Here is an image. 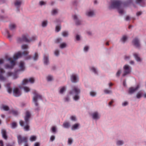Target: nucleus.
Returning <instances> with one entry per match:
<instances>
[{"mask_svg":"<svg viewBox=\"0 0 146 146\" xmlns=\"http://www.w3.org/2000/svg\"><path fill=\"white\" fill-rule=\"evenodd\" d=\"M44 64L47 65L49 62L48 57L46 56L45 55H44Z\"/></svg>","mask_w":146,"mask_h":146,"instance_id":"28","label":"nucleus"},{"mask_svg":"<svg viewBox=\"0 0 146 146\" xmlns=\"http://www.w3.org/2000/svg\"><path fill=\"white\" fill-rule=\"evenodd\" d=\"M91 70L94 72L95 74H97V72L96 70V69L94 67H92L91 68Z\"/></svg>","mask_w":146,"mask_h":146,"instance_id":"52","label":"nucleus"},{"mask_svg":"<svg viewBox=\"0 0 146 146\" xmlns=\"http://www.w3.org/2000/svg\"><path fill=\"white\" fill-rule=\"evenodd\" d=\"M127 39V36L125 35L123 36L122 38L121 39V40L124 43L126 40Z\"/></svg>","mask_w":146,"mask_h":146,"instance_id":"38","label":"nucleus"},{"mask_svg":"<svg viewBox=\"0 0 146 146\" xmlns=\"http://www.w3.org/2000/svg\"><path fill=\"white\" fill-rule=\"evenodd\" d=\"M128 104V103L126 101L125 102L122 103V105L123 106H127Z\"/></svg>","mask_w":146,"mask_h":146,"instance_id":"55","label":"nucleus"},{"mask_svg":"<svg viewBox=\"0 0 146 146\" xmlns=\"http://www.w3.org/2000/svg\"><path fill=\"white\" fill-rule=\"evenodd\" d=\"M23 88L25 91H29L30 90V89L29 88L27 87H24Z\"/></svg>","mask_w":146,"mask_h":146,"instance_id":"53","label":"nucleus"},{"mask_svg":"<svg viewBox=\"0 0 146 146\" xmlns=\"http://www.w3.org/2000/svg\"><path fill=\"white\" fill-rule=\"evenodd\" d=\"M47 21H43L42 23V26L43 27H45L47 25Z\"/></svg>","mask_w":146,"mask_h":146,"instance_id":"51","label":"nucleus"},{"mask_svg":"<svg viewBox=\"0 0 146 146\" xmlns=\"http://www.w3.org/2000/svg\"><path fill=\"white\" fill-rule=\"evenodd\" d=\"M31 115L30 112L29 111H27L24 117L25 121L22 120L20 121V125L22 126H24V128L25 131H28L29 130V126L28 125L29 123V119Z\"/></svg>","mask_w":146,"mask_h":146,"instance_id":"1","label":"nucleus"},{"mask_svg":"<svg viewBox=\"0 0 146 146\" xmlns=\"http://www.w3.org/2000/svg\"><path fill=\"white\" fill-rule=\"evenodd\" d=\"M22 3L21 1L20 0H16L14 2V4L15 6L17 8H19Z\"/></svg>","mask_w":146,"mask_h":146,"instance_id":"22","label":"nucleus"},{"mask_svg":"<svg viewBox=\"0 0 146 146\" xmlns=\"http://www.w3.org/2000/svg\"><path fill=\"white\" fill-rule=\"evenodd\" d=\"M5 32L7 33V36H8V38H11L12 36V35H11L8 31L6 29L5 30Z\"/></svg>","mask_w":146,"mask_h":146,"instance_id":"40","label":"nucleus"},{"mask_svg":"<svg viewBox=\"0 0 146 146\" xmlns=\"http://www.w3.org/2000/svg\"><path fill=\"white\" fill-rule=\"evenodd\" d=\"M70 126V124L68 122H65L63 123L62 126L64 128L68 129Z\"/></svg>","mask_w":146,"mask_h":146,"instance_id":"27","label":"nucleus"},{"mask_svg":"<svg viewBox=\"0 0 146 146\" xmlns=\"http://www.w3.org/2000/svg\"><path fill=\"white\" fill-rule=\"evenodd\" d=\"M136 60L137 61H140L141 59L138 56L137 54L136 53H135L133 54Z\"/></svg>","mask_w":146,"mask_h":146,"instance_id":"33","label":"nucleus"},{"mask_svg":"<svg viewBox=\"0 0 146 146\" xmlns=\"http://www.w3.org/2000/svg\"><path fill=\"white\" fill-rule=\"evenodd\" d=\"M40 143L39 142H36L34 143V146H40Z\"/></svg>","mask_w":146,"mask_h":146,"instance_id":"64","label":"nucleus"},{"mask_svg":"<svg viewBox=\"0 0 146 146\" xmlns=\"http://www.w3.org/2000/svg\"><path fill=\"white\" fill-rule=\"evenodd\" d=\"M58 13L57 10L56 9H54L52 11V15H55Z\"/></svg>","mask_w":146,"mask_h":146,"instance_id":"43","label":"nucleus"},{"mask_svg":"<svg viewBox=\"0 0 146 146\" xmlns=\"http://www.w3.org/2000/svg\"><path fill=\"white\" fill-rule=\"evenodd\" d=\"M66 46V44L65 43H63L61 44L60 45V47L61 48H65Z\"/></svg>","mask_w":146,"mask_h":146,"instance_id":"41","label":"nucleus"},{"mask_svg":"<svg viewBox=\"0 0 146 146\" xmlns=\"http://www.w3.org/2000/svg\"><path fill=\"white\" fill-rule=\"evenodd\" d=\"M55 136L54 135H52L51 136L50 138V140L52 142L55 139Z\"/></svg>","mask_w":146,"mask_h":146,"instance_id":"56","label":"nucleus"},{"mask_svg":"<svg viewBox=\"0 0 146 146\" xmlns=\"http://www.w3.org/2000/svg\"><path fill=\"white\" fill-rule=\"evenodd\" d=\"M9 113H12V114L15 116H16L19 113L17 111L13 110L10 111L9 112Z\"/></svg>","mask_w":146,"mask_h":146,"instance_id":"31","label":"nucleus"},{"mask_svg":"<svg viewBox=\"0 0 146 146\" xmlns=\"http://www.w3.org/2000/svg\"><path fill=\"white\" fill-rule=\"evenodd\" d=\"M62 40L61 38H57L56 40V43H58Z\"/></svg>","mask_w":146,"mask_h":146,"instance_id":"60","label":"nucleus"},{"mask_svg":"<svg viewBox=\"0 0 146 146\" xmlns=\"http://www.w3.org/2000/svg\"><path fill=\"white\" fill-rule=\"evenodd\" d=\"M1 133L3 137L5 139H7V135L6 131L4 129H2Z\"/></svg>","mask_w":146,"mask_h":146,"instance_id":"18","label":"nucleus"},{"mask_svg":"<svg viewBox=\"0 0 146 146\" xmlns=\"http://www.w3.org/2000/svg\"><path fill=\"white\" fill-rule=\"evenodd\" d=\"M72 17H73V19L76 20L75 23L76 25H79L81 24V21L78 20L77 17L76 15H74Z\"/></svg>","mask_w":146,"mask_h":146,"instance_id":"17","label":"nucleus"},{"mask_svg":"<svg viewBox=\"0 0 146 146\" xmlns=\"http://www.w3.org/2000/svg\"><path fill=\"white\" fill-rule=\"evenodd\" d=\"M47 80L48 81H51L53 79L52 76H48L47 78Z\"/></svg>","mask_w":146,"mask_h":146,"instance_id":"50","label":"nucleus"},{"mask_svg":"<svg viewBox=\"0 0 146 146\" xmlns=\"http://www.w3.org/2000/svg\"><path fill=\"white\" fill-rule=\"evenodd\" d=\"M73 140L72 138H69L68 139V144L69 145L72 144L73 142Z\"/></svg>","mask_w":146,"mask_h":146,"instance_id":"36","label":"nucleus"},{"mask_svg":"<svg viewBox=\"0 0 146 146\" xmlns=\"http://www.w3.org/2000/svg\"><path fill=\"white\" fill-rule=\"evenodd\" d=\"M33 94L34 95L33 98V102L34 103L35 106H37L38 105L37 103L38 100H42V97L41 95L37 93L36 92H34Z\"/></svg>","mask_w":146,"mask_h":146,"instance_id":"4","label":"nucleus"},{"mask_svg":"<svg viewBox=\"0 0 146 146\" xmlns=\"http://www.w3.org/2000/svg\"><path fill=\"white\" fill-rule=\"evenodd\" d=\"M124 143V141L122 140H118L116 143V145L117 146H121Z\"/></svg>","mask_w":146,"mask_h":146,"instance_id":"23","label":"nucleus"},{"mask_svg":"<svg viewBox=\"0 0 146 146\" xmlns=\"http://www.w3.org/2000/svg\"><path fill=\"white\" fill-rule=\"evenodd\" d=\"M86 14V15L89 17H92L94 15V11L92 10L87 12Z\"/></svg>","mask_w":146,"mask_h":146,"instance_id":"26","label":"nucleus"},{"mask_svg":"<svg viewBox=\"0 0 146 146\" xmlns=\"http://www.w3.org/2000/svg\"><path fill=\"white\" fill-rule=\"evenodd\" d=\"M5 72V70L3 69L0 68V80L4 81L6 80V78L3 75V74Z\"/></svg>","mask_w":146,"mask_h":146,"instance_id":"13","label":"nucleus"},{"mask_svg":"<svg viewBox=\"0 0 146 146\" xmlns=\"http://www.w3.org/2000/svg\"><path fill=\"white\" fill-rule=\"evenodd\" d=\"M90 95L92 97H94L96 94V93L95 92H90Z\"/></svg>","mask_w":146,"mask_h":146,"instance_id":"48","label":"nucleus"},{"mask_svg":"<svg viewBox=\"0 0 146 146\" xmlns=\"http://www.w3.org/2000/svg\"><path fill=\"white\" fill-rule=\"evenodd\" d=\"M66 90V87L65 86L62 87L60 88L59 91H64Z\"/></svg>","mask_w":146,"mask_h":146,"instance_id":"42","label":"nucleus"},{"mask_svg":"<svg viewBox=\"0 0 146 146\" xmlns=\"http://www.w3.org/2000/svg\"><path fill=\"white\" fill-rule=\"evenodd\" d=\"M36 139V136L33 135L31 136L29 139L30 140L33 142L35 141Z\"/></svg>","mask_w":146,"mask_h":146,"instance_id":"32","label":"nucleus"},{"mask_svg":"<svg viewBox=\"0 0 146 146\" xmlns=\"http://www.w3.org/2000/svg\"><path fill=\"white\" fill-rule=\"evenodd\" d=\"M13 73L11 72H8L7 73L8 77L10 76L13 74Z\"/></svg>","mask_w":146,"mask_h":146,"instance_id":"62","label":"nucleus"},{"mask_svg":"<svg viewBox=\"0 0 146 146\" xmlns=\"http://www.w3.org/2000/svg\"><path fill=\"white\" fill-rule=\"evenodd\" d=\"M132 44L135 46L137 48H139L140 47V44L139 41L137 38H135L132 41Z\"/></svg>","mask_w":146,"mask_h":146,"instance_id":"11","label":"nucleus"},{"mask_svg":"<svg viewBox=\"0 0 146 146\" xmlns=\"http://www.w3.org/2000/svg\"><path fill=\"white\" fill-rule=\"evenodd\" d=\"M70 119L71 120L73 121H76L77 119L76 118L75 116H72L70 117Z\"/></svg>","mask_w":146,"mask_h":146,"instance_id":"47","label":"nucleus"},{"mask_svg":"<svg viewBox=\"0 0 146 146\" xmlns=\"http://www.w3.org/2000/svg\"><path fill=\"white\" fill-rule=\"evenodd\" d=\"M69 94L75 101H78L80 99V92H70Z\"/></svg>","mask_w":146,"mask_h":146,"instance_id":"6","label":"nucleus"},{"mask_svg":"<svg viewBox=\"0 0 146 146\" xmlns=\"http://www.w3.org/2000/svg\"><path fill=\"white\" fill-rule=\"evenodd\" d=\"M91 116L93 119L97 121L100 119L101 115L97 111H95L92 113Z\"/></svg>","mask_w":146,"mask_h":146,"instance_id":"8","label":"nucleus"},{"mask_svg":"<svg viewBox=\"0 0 146 146\" xmlns=\"http://www.w3.org/2000/svg\"><path fill=\"white\" fill-rule=\"evenodd\" d=\"M9 94H12L15 97H18L20 96L21 94V92H8Z\"/></svg>","mask_w":146,"mask_h":146,"instance_id":"15","label":"nucleus"},{"mask_svg":"<svg viewBox=\"0 0 146 146\" xmlns=\"http://www.w3.org/2000/svg\"><path fill=\"white\" fill-rule=\"evenodd\" d=\"M69 95H70L69 94V95H67L64 98V100L65 102H68L70 101V98Z\"/></svg>","mask_w":146,"mask_h":146,"instance_id":"29","label":"nucleus"},{"mask_svg":"<svg viewBox=\"0 0 146 146\" xmlns=\"http://www.w3.org/2000/svg\"><path fill=\"white\" fill-rule=\"evenodd\" d=\"M10 84L8 83L6 84V87L7 89V91H12V89L10 87Z\"/></svg>","mask_w":146,"mask_h":146,"instance_id":"34","label":"nucleus"},{"mask_svg":"<svg viewBox=\"0 0 146 146\" xmlns=\"http://www.w3.org/2000/svg\"><path fill=\"white\" fill-rule=\"evenodd\" d=\"M80 125L79 123H76L73 125L71 127V129L72 130H75L79 128Z\"/></svg>","mask_w":146,"mask_h":146,"instance_id":"14","label":"nucleus"},{"mask_svg":"<svg viewBox=\"0 0 146 146\" xmlns=\"http://www.w3.org/2000/svg\"><path fill=\"white\" fill-rule=\"evenodd\" d=\"M61 28L60 27L58 26H56V31L57 32H59Z\"/></svg>","mask_w":146,"mask_h":146,"instance_id":"54","label":"nucleus"},{"mask_svg":"<svg viewBox=\"0 0 146 146\" xmlns=\"http://www.w3.org/2000/svg\"><path fill=\"white\" fill-rule=\"evenodd\" d=\"M35 110L36 111L38 112L40 110V108L38 106Z\"/></svg>","mask_w":146,"mask_h":146,"instance_id":"63","label":"nucleus"},{"mask_svg":"<svg viewBox=\"0 0 146 146\" xmlns=\"http://www.w3.org/2000/svg\"><path fill=\"white\" fill-rule=\"evenodd\" d=\"M56 128L55 127H53L51 128L52 132L53 133H55L56 132Z\"/></svg>","mask_w":146,"mask_h":146,"instance_id":"44","label":"nucleus"},{"mask_svg":"<svg viewBox=\"0 0 146 146\" xmlns=\"http://www.w3.org/2000/svg\"><path fill=\"white\" fill-rule=\"evenodd\" d=\"M72 89L73 91H80V90L79 88L76 86H74L72 88Z\"/></svg>","mask_w":146,"mask_h":146,"instance_id":"35","label":"nucleus"},{"mask_svg":"<svg viewBox=\"0 0 146 146\" xmlns=\"http://www.w3.org/2000/svg\"><path fill=\"white\" fill-rule=\"evenodd\" d=\"M71 80L74 82H76L78 81V78L75 74H73L71 76Z\"/></svg>","mask_w":146,"mask_h":146,"instance_id":"19","label":"nucleus"},{"mask_svg":"<svg viewBox=\"0 0 146 146\" xmlns=\"http://www.w3.org/2000/svg\"><path fill=\"white\" fill-rule=\"evenodd\" d=\"M59 52L58 50H56L54 52V54L56 56H58L59 54Z\"/></svg>","mask_w":146,"mask_h":146,"instance_id":"58","label":"nucleus"},{"mask_svg":"<svg viewBox=\"0 0 146 146\" xmlns=\"http://www.w3.org/2000/svg\"><path fill=\"white\" fill-rule=\"evenodd\" d=\"M38 58V54L37 52H35V55L33 56V58L34 60L36 61L37 60Z\"/></svg>","mask_w":146,"mask_h":146,"instance_id":"37","label":"nucleus"},{"mask_svg":"<svg viewBox=\"0 0 146 146\" xmlns=\"http://www.w3.org/2000/svg\"><path fill=\"white\" fill-rule=\"evenodd\" d=\"M62 35L64 37L67 36L68 35V33L67 32L64 31L62 33Z\"/></svg>","mask_w":146,"mask_h":146,"instance_id":"46","label":"nucleus"},{"mask_svg":"<svg viewBox=\"0 0 146 146\" xmlns=\"http://www.w3.org/2000/svg\"><path fill=\"white\" fill-rule=\"evenodd\" d=\"M139 88V85H137L135 87H131L129 88V91H135L137 90Z\"/></svg>","mask_w":146,"mask_h":146,"instance_id":"25","label":"nucleus"},{"mask_svg":"<svg viewBox=\"0 0 146 146\" xmlns=\"http://www.w3.org/2000/svg\"><path fill=\"white\" fill-rule=\"evenodd\" d=\"M124 70V73L123 74V76L129 74L131 72V68L128 65H125L123 67Z\"/></svg>","mask_w":146,"mask_h":146,"instance_id":"7","label":"nucleus"},{"mask_svg":"<svg viewBox=\"0 0 146 146\" xmlns=\"http://www.w3.org/2000/svg\"><path fill=\"white\" fill-rule=\"evenodd\" d=\"M11 58L9 59V60L10 61L11 65L6 64L5 65V67L6 69H12L15 65V63L14 60H11Z\"/></svg>","mask_w":146,"mask_h":146,"instance_id":"9","label":"nucleus"},{"mask_svg":"<svg viewBox=\"0 0 146 146\" xmlns=\"http://www.w3.org/2000/svg\"><path fill=\"white\" fill-rule=\"evenodd\" d=\"M89 47L88 46H85L84 49V50L85 51H87L88 49H89Z\"/></svg>","mask_w":146,"mask_h":146,"instance_id":"61","label":"nucleus"},{"mask_svg":"<svg viewBox=\"0 0 146 146\" xmlns=\"http://www.w3.org/2000/svg\"><path fill=\"white\" fill-rule=\"evenodd\" d=\"M34 81L35 80L33 78H30L29 80L27 79H25L23 80L22 84L23 85H25L27 84L29 82L31 83H34Z\"/></svg>","mask_w":146,"mask_h":146,"instance_id":"12","label":"nucleus"},{"mask_svg":"<svg viewBox=\"0 0 146 146\" xmlns=\"http://www.w3.org/2000/svg\"><path fill=\"white\" fill-rule=\"evenodd\" d=\"M24 63L23 61H21L20 62L19 67L20 68V70L24 71L25 69Z\"/></svg>","mask_w":146,"mask_h":146,"instance_id":"20","label":"nucleus"},{"mask_svg":"<svg viewBox=\"0 0 146 146\" xmlns=\"http://www.w3.org/2000/svg\"><path fill=\"white\" fill-rule=\"evenodd\" d=\"M1 110L3 109L5 111H8L9 110V108L8 106L3 104L1 107Z\"/></svg>","mask_w":146,"mask_h":146,"instance_id":"24","label":"nucleus"},{"mask_svg":"<svg viewBox=\"0 0 146 146\" xmlns=\"http://www.w3.org/2000/svg\"><path fill=\"white\" fill-rule=\"evenodd\" d=\"M29 36L27 34H25L23 35L22 38H18L17 39V41L19 43H21L23 42H29L31 41L34 40L36 39L37 37L35 36H33L31 38H30L29 39H28Z\"/></svg>","mask_w":146,"mask_h":146,"instance_id":"3","label":"nucleus"},{"mask_svg":"<svg viewBox=\"0 0 146 146\" xmlns=\"http://www.w3.org/2000/svg\"><path fill=\"white\" fill-rule=\"evenodd\" d=\"M114 102V101L113 100H112L110 102L108 103V106L109 107H111L112 104Z\"/></svg>","mask_w":146,"mask_h":146,"instance_id":"59","label":"nucleus"},{"mask_svg":"<svg viewBox=\"0 0 146 146\" xmlns=\"http://www.w3.org/2000/svg\"><path fill=\"white\" fill-rule=\"evenodd\" d=\"M46 3V2L42 1H40L39 2L40 5L41 6L45 5Z\"/></svg>","mask_w":146,"mask_h":146,"instance_id":"57","label":"nucleus"},{"mask_svg":"<svg viewBox=\"0 0 146 146\" xmlns=\"http://www.w3.org/2000/svg\"><path fill=\"white\" fill-rule=\"evenodd\" d=\"M21 48L23 49H25L28 48V45L27 44H23L22 45Z\"/></svg>","mask_w":146,"mask_h":146,"instance_id":"45","label":"nucleus"},{"mask_svg":"<svg viewBox=\"0 0 146 146\" xmlns=\"http://www.w3.org/2000/svg\"><path fill=\"white\" fill-rule=\"evenodd\" d=\"M145 0H136V3L140 4L141 6L144 7L145 6Z\"/></svg>","mask_w":146,"mask_h":146,"instance_id":"16","label":"nucleus"},{"mask_svg":"<svg viewBox=\"0 0 146 146\" xmlns=\"http://www.w3.org/2000/svg\"><path fill=\"white\" fill-rule=\"evenodd\" d=\"M122 3L118 0H113L111 1L110 5L109 7L110 9H117L119 13L121 14L123 13V10L121 8Z\"/></svg>","mask_w":146,"mask_h":146,"instance_id":"2","label":"nucleus"},{"mask_svg":"<svg viewBox=\"0 0 146 146\" xmlns=\"http://www.w3.org/2000/svg\"><path fill=\"white\" fill-rule=\"evenodd\" d=\"M29 52L28 51H25L22 53L21 52H18L17 53L15 54L14 56V58L15 59H17L21 57L22 54L25 55H27L29 53Z\"/></svg>","mask_w":146,"mask_h":146,"instance_id":"10","label":"nucleus"},{"mask_svg":"<svg viewBox=\"0 0 146 146\" xmlns=\"http://www.w3.org/2000/svg\"><path fill=\"white\" fill-rule=\"evenodd\" d=\"M121 70H119L116 74V76L117 77H119L121 73Z\"/></svg>","mask_w":146,"mask_h":146,"instance_id":"49","label":"nucleus"},{"mask_svg":"<svg viewBox=\"0 0 146 146\" xmlns=\"http://www.w3.org/2000/svg\"><path fill=\"white\" fill-rule=\"evenodd\" d=\"M143 96L145 98H146V93L143 95V94L141 92H139L136 95V98L137 99L140 98L142 96Z\"/></svg>","mask_w":146,"mask_h":146,"instance_id":"21","label":"nucleus"},{"mask_svg":"<svg viewBox=\"0 0 146 146\" xmlns=\"http://www.w3.org/2000/svg\"><path fill=\"white\" fill-rule=\"evenodd\" d=\"M17 126V123L15 122H13L11 124V127L13 129H15Z\"/></svg>","mask_w":146,"mask_h":146,"instance_id":"39","label":"nucleus"},{"mask_svg":"<svg viewBox=\"0 0 146 146\" xmlns=\"http://www.w3.org/2000/svg\"><path fill=\"white\" fill-rule=\"evenodd\" d=\"M18 142L19 145H21L23 143L28 142V139L27 137H22L21 135H18L17 136Z\"/></svg>","mask_w":146,"mask_h":146,"instance_id":"5","label":"nucleus"},{"mask_svg":"<svg viewBox=\"0 0 146 146\" xmlns=\"http://www.w3.org/2000/svg\"><path fill=\"white\" fill-rule=\"evenodd\" d=\"M10 30H13L15 29L16 27V25L14 24H11L9 26Z\"/></svg>","mask_w":146,"mask_h":146,"instance_id":"30","label":"nucleus"}]
</instances>
